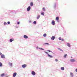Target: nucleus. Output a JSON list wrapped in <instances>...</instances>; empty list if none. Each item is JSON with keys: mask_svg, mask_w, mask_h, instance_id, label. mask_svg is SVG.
<instances>
[{"mask_svg": "<svg viewBox=\"0 0 77 77\" xmlns=\"http://www.w3.org/2000/svg\"><path fill=\"white\" fill-rule=\"evenodd\" d=\"M59 40H62V38H61L60 37H59Z\"/></svg>", "mask_w": 77, "mask_h": 77, "instance_id": "35", "label": "nucleus"}, {"mask_svg": "<svg viewBox=\"0 0 77 77\" xmlns=\"http://www.w3.org/2000/svg\"><path fill=\"white\" fill-rule=\"evenodd\" d=\"M44 52L45 53L47 54H48V56L49 57H50V58H53V56L48 54V52L45 51H44Z\"/></svg>", "mask_w": 77, "mask_h": 77, "instance_id": "1", "label": "nucleus"}, {"mask_svg": "<svg viewBox=\"0 0 77 77\" xmlns=\"http://www.w3.org/2000/svg\"><path fill=\"white\" fill-rule=\"evenodd\" d=\"M61 71H64V70H65V68L63 67H61Z\"/></svg>", "mask_w": 77, "mask_h": 77, "instance_id": "17", "label": "nucleus"}, {"mask_svg": "<svg viewBox=\"0 0 77 77\" xmlns=\"http://www.w3.org/2000/svg\"><path fill=\"white\" fill-rule=\"evenodd\" d=\"M36 48H37V49H38V47H36Z\"/></svg>", "mask_w": 77, "mask_h": 77, "instance_id": "40", "label": "nucleus"}, {"mask_svg": "<svg viewBox=\"0 0 77 77\" xmlns=\"http://www.w3.org/2000/svg\"><path fill=\"white\" fill-rule=\"evenodd\" d=\"M59 17H56V20H59Z\"/></svg>", "mask_w": 77, "mask_h": 77, "instance_id": "31", "label": "nucleus"}, {"mask_svg": "<svg viewBox=\"0 0 77 77\" xmlns=\"http://www.w3.org/2000/svg\"><path fill=\"white\" fill-rule=\"evenodd\" d=\"M20 23L19 22H17V24L18 25H19V24H20Z\"/></svg>", "mask_w": 77, "mask_h": 77, "instance_id": "34", "label": "nucleus"}, {"mask_svg": "<svg viewBox=\"0 0 77 77\" xmlns=\"http://www.w3.org/2000/svg\"><path fill=\"white\" fill-rule=\"evenodd\" d=\"M44 37H46L47 36V34H44L43 35Z\"/></svg>", "mask_w": 77, "mask_h": 77, "instance_id": "25", "label": "nucleus"}, {"mask_svg": "<svg viewBox=\"0 0 77 77\" xmlns=\"http://www.w3.org/2000/svg\"><path fill=\"white\" fill-rule=\"evenodd\" d=\"M29 23H32V21L31 20L29 21Z\"/></svg>", "mask_w": 77, "mask_h": 77, "instance_id": "37", "label": "nucleus"}, {"mask_svg": "<svg viewBox=\"0 0 77 77\" xmlns=\"http://www.w3.org/2000/svg\"><path fill=\"white\" fill-rule=\"evenodd\" d=\"M16 28H18V27H17Z\"/></svg>", "mask_w": 77, "mask_h": 77, "instance_id": "41", "label": "nucleus"}, {"mask_svg": "<svg viewBox=\"0 0 77 77\" xmlns=\"http://www.w3.org/2000/svg\"><path fill=\"white\" fill-rule=\"evenodd\" d=\"M56 2H55L53 8H54V9H56Z\"/></svg>", "mask_w": 77, "mask_h": 77, "instance_id": "8", "label": "nucleus"}, {"mask_svg": "<svg viewBox=\"0 0 77 77\" xmlns=\"http://www.w3.org/2000/svg\"><path fill=\"white\" fill-rule=\"evenodd\" d=\"M40 17H41V16H40V15H38L37 16L36 19L37 20H38L39 19V18H40Z\"/></svg>", "mask_w": 77, "mask_h": 77, "instance_id": "11", "label": "nucleus"}, {"mask_svg": "<svg viewBox=\"0 0 77 77\" xmlns=\"http://www.w3.org/2000/svg\"><path fill=\"white\" fill-rule=\"evenodd\" d=\"M30 6H33V2H30Z\"/></svg>", "mask_w": 77, "mask_h": 77, "instance_id": "18", "label": "nucleus"}, {"mask_svg": "<svg viewBox=\"0 0 77 77\" xmlns=\"http://www.w3.org/2000/svg\"><path fill=\"white\" fill-rule=\"evenodd\" d=\"M66 56H67V54H66L64 55L63 57H64V58H66Z\"/></svg>", "mask_w": 77, "mask_h": 77, "instance_id": "26", "label": "nucleus"}, {"mask_svg": "<svg viewBox=\"0 0 77 77\" xmlns=\"http://www.w3.org/2000/svg\"><path fill=\"white\" fill-rule=\"evenodd\" d=\"M27 65L26 64H23L22 66V68H26Z\"/></svg>", "mask_w": 77, "mask_h": 77, "instance_id": "16", "label": "nucleus"}, {"mask_svg": "<svg viewBox=\"0 0 77 77\" xmlns=\"http://www.w3.org/2000/svg\"><path fill=\"white\" fill-rule=\"evenodd\" d=\"M0 76L1 77H5V73H2L1 74Z\"/></svg>", "mask_w": 77, "mask_h": 77, "instance_id": "14", "label": "nucleus"}, {"mask_svg": "<svg viewBox=\"0 0 77 77\" xmlns=\"http://www.w3.org/2000/svg\"><path fill=\"white\" fill-rule=\"evenodd\" d=\"M42 15H44V13L43 12H42L41 13Z\"/></svg>", "mask_w": 77, "mask_h": 77, "instance_id": "24", "label": "nucleus"}, {"mask_svg": "<svg viewBox=\"0 0 77 77\" xmlns=\"http://www.w3.org/2000/svg\"><path fill=\"white\" fill-rule=\"evenodd\" d=\"M55 62H58V60L57 59H55Z\"/></svg>", "mask_w": 77, "mask_h": 77, "instance_id": "33", "label": "nucleus"}, {"mask_svg": "<svg viewBox=\"0 0 77 77\" xmlns=\"http://www.w3.org/2000/svg\"><path fill=\"white\" fill-rule=\"evenodd\" d=\"M1 58H2V59H4L5 58V55L3 54H2V55L1 56Z\"/></svg>", "mask_w": 77, "mask_h": 77, "instance_id": "9", "label": "nucleus"}, {"mask_svg": "<svg viewBox=\"0 0 77 77\" xmlns=\"http://www.w3.org/2000/svg\"><path fill=\"white\" fill-rule=\"evenodd\" d=\"M31 9V7L30 6H29L27 8V11H29Z\"/></svg>", "mask_w": 77, "mask_h": 77, "instance_id": "5", "label": "nucleus"}, {"mask_svg": "<svg viewBox=\"0 0 77 77\" xmlns=\"http://www.w3.org/2000/svg\"><path fill=\"white\" fill-rule=\"evenodd\" d=\"M23 38H25V39H27V38H28V36L26 35H24L23 36Z\"/></svg>", "mask_w": 77, "mask_h": 77, "instance_id": "10", "label": "nucleus"}, {"mask_svg": "<svg viewBox=\"0 0 77 77\" xmlns=\"http://www.w3.org/2000/svg\"><path fill=\"white\" fill-rule=\"evenodd\" d=\"M17 76V73L16 72H14L13 73V77H15Z\"/></svg>", "mask_w": 77, "mask_h": 77, "instance_id": "13", "label": "nucleus"}, {"mask_svg": "<svg viewBox=\"0 0 77 77\" xmlns=\"http://www.w3.org/2000/svg\"><path fill=\"white\" fill-rule=\"evenodd\" d=\"M58 50H60V51H62V52H63V50H62V49L58 48Z\"/></svg>", "mask_w": 77, "mask_h": 77, "instance_id": "20", "label": "nucleus"}, {"mask_svg": "<svg viewBox=\"0 0 77 77\" xmlns=\"http://www.w3.org/2000/svg\"><path fill=\"white\" fill-rule=\"evenodd\" d=\"M45 8H42V10L43 11H45Z\"/></svg>", "mask_w": 77, "mask_h": 77, "instance_id": "30", "label": "nucleus"}, {"mask_svg": "<svg viewBox=\"0 0 77 77\" xmlns=\"http://www.w3.org/2000/svg\"><path fill=\"white\" fill-rule=\"evenodd\" d=\"M61 40H62V41H64L63 39H61Z\"/></svg>", "mask_w": 77, "mask_h": 77, "instance_id": "39", "label": "nucleus"}, {"mask_svg": "<svg viewBox=\"0 0 77 77\" xmlns=\"http://www.w3.org/2000/svg\"><path fill=\"white\" fill-rule=\"evenodd\" d=\"M31 74L33 75H36V73L34 71H32L31 72Z\"/></svg>", "mask_w": 77, "mask_h": 77, "instance_id": "4", "label": "nucleus"}, {"mask_svg": "<svg viewBox=\"0 0 77 77\" xmlns=\"http://www.w3.org/2000/svg\"><path fill=\"white\" fill-rule=\"evenodd\" d=\"M69 61L70 62L73 63V62H75V60L74 59H72L70 60Z\"/></svg>", "mask_w": 77, "mask_h": 77, "instance_id": "3", "label": "nucleus"}, {"mask_svg": "<svg viewBox=\"0 0 77 77\" xmlns=\"http://www.w3.org/2000/svg\"><path fill=\"white\" fill-rule=\"evenodd\" d=\"M70 77H74V74L72 72H70Z\"/></svg>", "mask_w": 77, "mask_h": 77, "instance_id": "6", "label": "nucleus"}, {"mask_svg": "<svg viewBox=\"0 0 77 77\" xmlns=\"http://www.w3.org/2000/svg\"><path fill=\"white\" fill-rule=\"evenodd\" d=\"M8 64L10 66H11V67H12V66H13V64H12V63H9Z\"/></svg>", "mask_w": 77, "mask_h": 77, "instance_id": "7", "label": "nucleus"}, {"mask_svg": "<svg viewBox=\"0 0 77 77\" xmlns=\"http://www.w3.org/2000/svg\"><path fill=\"white\" fill-rule=\"evenodd\" d=\"M13 41V39H10L9 40V42H12Z\"/></svg>", "mask_w": 77, "mask_h": 77, "instance_id": "22", "label": "nucleus"}, {"mask_svg": "<svg viewBox=\"0 0 77 77\" xmlns=\"http://www.w3.org/2000/svg\"><path fill=\"white\" fill-rule=\"evenodd\" d=\"M75 71H76V72H77V69H75Z\"/></svg>", "mask_w": 77, "mask_h": 77, "instance_id": "38", "label": "nucleus"}, {"mask_svg": "<svg viewBox=\"0 0 77 77\" xmlns=\"http://www.w3.org/2000/svg\"><path fill=\"white\" fill-rule=\"evenodd\" d=\"M4 25H7V23H6V22H5L4 23Z\"/></svg>", "mask_w": 77, "mask_h": 77, "instance_id": "29", "label": "nucleus"}, {"mask_svg": "<svg viewBox=\"0 0 77 77\" xmlns=\"http://www.w3.org/2000/svg\"><path fill=\"white\" fill-rule=\"evenodd\" d=\"M51 24L53 26H54V25L55 24V21H54V20H52L51 21Z\"/></svg>", "mask_w": 77, "mask_h": 77, "instance_id": "2", "label": "nucleus"}, {"mask_svg": "<svg viewBox=\"0 0 77 77\" xmlns=\"http://www.w3.org/2000/svg\"><path fill=\"white\" fill-rule=\"evenodd\" d=\"M10 23H11L9 21H8L7 22V24H10Z\"/></svg>", "mask_w": 77, "mask_h": 77, "instance_id": "32", "label": "nucleus"}, {"mask_svg": "<svg viewBox=\"0 0 77 77\" xmlns=\"http://www.w3.org/2000/svg\"><path fill=\"white\" fill-rule=\"evenodd\" d=\"M38 48L39 50H44V49L42 48Z\"/></svg>", "mask_w": 77, "mask_h": 77, "instance_id": "27", "label": "nucleus"}, {"mask_svg": "<svg viewBox=\"0 0 77 77\" xmlns=\"http://www.w3.org/2000/svg\"><path fill=\"white\" fill-rule=\"evenodd\" d=\"M33 23L34 24H36V21H34L33 22Z\"/></svg>", "mask_w": 77, "mask_h": 77, "instance_id": "28", "label": "nucleus"}, {"mask_svg": "<svg viewBox=\"0 0 77 77\" xmlns=\"http://www.w3.org/2000/svg\"><path fill=\"white\" fill-rule=\"evenodd\" d=\"M54 39H55V37H54V36H52V37L51 38V40L54 41Z\"/></svg>", "mask_w": 77, "mask_h": 77, "instance_id": "15", "label": "nucleus"}, {"mask_svg": "<svg viewBox=\"0 0 77 77\" xmlns=\"http://www.w3.org/2000/svg\"><path fill=\"white\" fill-rule=\"evenodd\" d=\"M47 45H50V44H49L48 43H44L43 44V45L46 46Z\"/></svg>", "mask_w": 77, "mask_h": 77, "instance_id": "12", "label": "nucleus"}, {"mask_svg": "<svg viewBox=\"0 0 77 77\" xmlns=\"http://www.w3.org/2000/svg\"><path fill=\"white\" fill-rule=\"evenodd\" d=\"M3 66V64L2 62H0V67H2Z\"/></svg>", "mask_w": 77, "mask_h": 77, "instance_id": "21", "label": "nucleus"}, {"mask_svg": "<svg viewBox=\"0 0 77 77\" xmlns=\"http://www.w3.org/2000/svg\"><path fill=\"white\" fill-rule=\"evenodd\" d=\"M67 46L69 47H71V45H70V44L69 43H67Z\"/></svg>", "mask_w": 77, "mask_h": 77, "instance_id": "19", "label": "nucleus"}, {"mask_svg": "<svg viewBox=\"0 0 77 77\" xmlns=\"http://www.w3.org/2000/svg\"><path fill=\"white\" fill-rule=\"evenodd\" d=\"M47 51H49V52H51V53H53V54H54V53L53 52L50 50H48Z\"/></svg>", "mask_w": 77, "mask_h": 77, "instance_id": "23", "label": "nucleus"}, {"mask_svg": "<svg viewBox=\"0 0 77 77\" xmlns=\"http://www.w3.org/2000/svg\"><path fill=\"white\" fill-rule=\"evenodd\" d=\"M2 53L1 52H0V56H2Z\"/></svg>", "mask_w": 77, "mask_h": 77, "instance_id": "36", "label": "nucleus"}]
</instances>
